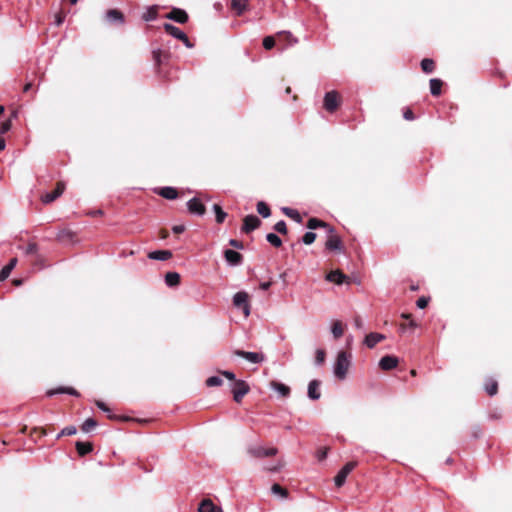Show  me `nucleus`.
Masks as SVG:
<instances>
[{"mask_svg": "<svg viewBox=\"0 0 512 512\" xmlns=\"http://www.w3.org/2000/svg\"><path fill=\"white\" fill-rule=\"evenodd\" d=\"M352 355L346 351H339L333 364V374L336 379L343 381L346 379L351 366Z\"/></svg>", "mask_w": 512, "mask_h": 512, "instance_id": "nucleus-1", "label": "nucleus"}, {"mask_svg": "<svg viewBox=\"0 0 512 512\" xmlns=\"http://www.w3.org/2000/svg\"><path fill=\"white\" fill-rule=\"evenodd\" d=\"M233 305L236 308H241L245 317L250 315V304H249V295L245 291H239L233 296Z\"/></svg>", "mask_w": 512, "mask_h": 512, "instance_id": "nucleus-2", "label": "nucleus"}, {"mask_svg": "<svg viewBox=\"0 0 512 512\" xmlns=\"http://www.w3.org/2000/svg\"><path fill=\"white\" fill-rule=\"evenodd\" d=\"M248 454L254 458L271 457L277 454L278 450L274 447L265 448L261 445H251L247 449Z\"/></svg>", "mask_w": 512, "mask_h": 512, "instance_id": "nucleus-3", "label": "nucleus"}, {"mask_svg": "<svg viewBox=\"0 0 512 512\" xmlns=\"http://www.w3.org/2000/svg\"><path fill=\"white\" fill-rule=\"evenodd\" d=\"M355 466V462H348L342 467V469L337 473V475L334 478V482L337 487H341L344 485L347 476L352 472Z\"/></svg>", "mask_w": 512, "mask_h": 512, "instance_id": "nucleus-4", "label": "nucleus"}, {"mask_svg": "<svg viewBox=\"0 0 512 512\" xmlns=\"http://www.w3.org/2000/svg\"><path fill=\"white\" fill-rule=\"evenodd\" d=\"M233 398L234 401L239 403L242 398L249 392V385L243 380H237L233 387Z\"/></svg>", "mask_w": 512, "mask_h": 512, "instance_id": "nucleus-5", "label": "nucleus"}, {"mask_svg": "<svg viewBox=\"0 0 512 512\" xmlns=\"http://www.w3.org/2000/svg\"><path fill=\"white\" fill-rule=\"evenodd\" d=\"M234 355L242 357L251 363H262L265 360V356L262 353L248 352L243 350H235Z\"/></svg>", "mask_w": 512, "mask_h": 512, "instance_id": "nucleus-6", "label": "nucleus"}, {"mask_svg": "<svg viewBox=\"0 0 512 512\" xmlns=\"http://www.w3.org/2000/svg\"><path fill=\"white\" fill-rule=\"evenodd\" d=\"M65 185L62 182H58L55 189L52 192H47L42 195L41 200L44 204H49L55 201L64 192Z\"/></svg>", "mask_w": 512, "mask_h": 512, "instance_id": "nucleus-7", "label": "nucleus"}, {"mask_svg": "<svg viewBox=\"0 0 512 512\" xmlns=\"http://www.w3.org/2000/svg\"><path fill=\"white\" fill-rule=\"evenodd\" d=\"M338 105V93L336 91L327 92L324 96V108L329 112H333L337 109Z\"/></svg>", "mask_w": 512, "mask_h": 512, "instance_id": "nucleus-8", "label": "nucleus"}, {"mask_svg": "<svg viewBox=\"0 0 512 512\" xmlns=\"http://www.w3.org/2000/svg\"><path fill=\"white\" fill-rule=\"evenodd\" d=\"M187 208H188V211L191 213V214H195V215H198V216H202L205 214L206 212V208L205 206L200 202V200L196 197L190 199L188 202H187Z\"/></svg>", "mask_w": 512, "mask_h": 512, "instance_id": "nucleus-9", "label": "nucleus"}, {"mask_svg": "<svg viewBox=\"0 0 512 512\" xmlns=\"http://www.w3.org/2000/svg\"><path fill=\"white\" fill-rule=\"evenodd\" d=\"M260 224L261 221L257 216L253 214L247 215L243 220L242 230L246 233H249L257 229L260 226Z\"/></svg>", "mask_w": 512, "mask_h": 512, "instance_id": "nucleus-10", "label": "nucleus"}, {"mask_svg": "<svg viewBox=\"0 0 512 512\" xmlns=\"http://www.w3.org/2000/svg\"><path fill=\"white\" fill-rule=\"evenodd\" d=\"M166 18L173 20L177 23L184 24L188 21V14L180 9V8H173L167 15Z\"/></svg>", "mask_w": 512, "mask_h": 512, "instance_id": "nucleus-11", "label": "nucleus"}, {"mask_svg": "<svg viewBox=\"0 0 512 512\" xmlns=\"http://www.w3.org/2000/svg\"><path fill=\"white\" fill-rule=\"evenodd\" d=\"M320 385L321 382L316 379L309 382L307 394L311 400H318L321 397Z\"/></svg>", "mask_w": 512, "mask_h": 512, "instance_id": "nucleus-12", "label": "nucleus"}, {"mask_svg": "<svg viewBox=\"0 0 512 512\" xmlns=\"http://www.w3.org/2000/svg\"><path fill=\"white\" fill-rule=\"evenodd\" d=\"M398 365V359L395 356L386 355L379 361V367L382 370L388 371L394 369Z\"/></svg>", "mask_w": 512, "mask_h": 512, "instance_id": "nucleus-13", "label": "nucleus"}, {"mask_svg": "<svg viewBox=\"0 0 512 512\" xmlns=\"http://www.w3.org/2000/svg\"><path fill=\"white\" fill-rule=\"evenodd\" d=\"M224 257H225L227 263L232 266H237V265L241 264V262H242V255L235 250H231V249L225 250Z\"/></svg>", "mask_w": 512, "mask_h": 512, "instance_id": "nucleus-14", "label": "nucleus"}, {"mask_svg": "<svg viewBox=\"0 0 512 512\" xmlns=\"http://www.w3.org/2000/svg\"><path fill=\"white\" fill-rule=\"evenodd\" d=\"M385 338V335L381 333L371 332L365 337L364 344L368 348H374L376 344L383 341Z\"/></svg>", "mask_w": 512, "mask_h": 512, "instance_id": "nucleus-15", "label": "nucleus"}, {"mask_svg": "<svg viewBox=\"0 0 512 512\" xmlns=\"http://www.w3.org/2000/svg\"><path fill=\"white\" fill-rule=\"evenodd\" d=\"M329 237L326 241V248L328 250H341L342 248V241L341 239L339 238V236L335 235L334 232L333 233H329Z\"/></svg>", "mask_w": 512, "mask_h": 512, "instance_id": "nucleus-16", "label": "nucleus"}, {"mask_svg": "<svg viewBox=\"0 0 512 512\" xmlns=\"http://www.w3.org/2000/svg\"><path fill=\"white\" fill-rule=\"evenodd\" d=\"M164 29L170 36H172L178 40L182 41V39H186V34L181 29H179L178 27H176L172 24L165 23Z\"/></svg>", "mask_w": 512, "mask_h": 512, "instance_id": "nucleus-17", "label": "nucleus"}, {"mask_svg": "<svg viewBox=\"0 0 512 512\" xmlns=\"http://www.w3.org/2000/svg\"><path fill=\"white\" fill-rule=\"evenodd\" d=\"M63 393H66V394H69V395H72V396H76L78 397L80 394L79 392L72 388V387H58V388H55V389H50L47 391V395L49 397L51 396H54V395H57V394H63Z\"/></svg>", "mask_w": 512, "mask_h": 512, "instance_id": "nucleus-18", "label": "nucleus"}, {"mask_svg": "<svg viewBox=\"0 0 512 512\" xmlns=\"http://www.w3.org/2000/svg\"><path fill=\"white\" fill-rule=\"evenodd\" d=\"M320 227L326 228L328 233L334 232V228H332L327 223L317 218H310L307 222V228H309L310 230H314Z\"/></svg>", "mask_w": 512, "mask_h": 512, "instance_id": "nucleus-19", "label": "nucleus"}, {"mask_svg": "<svg viewBox=\"0 0 512 512\" xmlns=\"http://www.w3.org/2000/svg\"><path fill=\"white\" fill-rule=\"evenodd\" d=\"M172 257V253L169 250H156L148 254V258L152 260L166 261Z\"/></svg>", "mask_w": 512, "mask_h": 512, "instance_id": "nucleus-20", "label": "nucleus"}, {"mask_svg": "<svg viewBox=\"0 0 512 512\" xmlns=\"http://www.w3.org/2000/svg\"><path fill=\"white\" fill-rule=\"evenodd\" d=\"M199 512H223L221 508L213 504L209 499L203 500L198 508Z\"/></svg>", "mask_w": 512, "mask_h": 512, "instance_id": "nucleus-21", "label": "nucleus"}, {"mask_svg": "<svg viewBox=\"0 0 512 512\" xmlns=\"http://www.w3.org/2000/svg\"><path fill=\"white\" fill-rule=\"evenodd\" d=\"M157 193L165 199L173 200L178 197V192L173 187H162L157 190Z\"/></svg>", "mask_w": 512, "mask_h": 512, "instance_id": "nucleus-22", "label": "nucleus"}, {"mask_svg": "<svg viewBox=\"0 0 512 512\" xmlns=\"http://www.w3.org/2000/svg\"><path fill=\"white\" fill-rule=\"evenodd\" d=\"M106 19L109 21V22H112V23H119V24H122L124 22V16L123 14L116 10V9H110L106 12Z\"/></svg>", "mask_w": 512, "mask_h": 512, "instance_id": "nucleus-23", "label": "nucleus"}, {"mask_svg": "<svg viewBox=\"0 0 512 512\" xmlns=\"http://www.w3.org/2000/svg\"><path fill=\"white\" fill-rule=\"evenodd\" d=\"M270 388L278 392L283 397H288L290 395V388L283 383L271 381Z\"/></svg>", "mask_w": 512, "mask_h": 512, "instance_id": "nucleus-24", "label": "nucleus"}, {"mask_svg": "<svg viewBox=\"0 0 512 512\" xmlns=\"http://www.w3.org/2000/svg\"><path fill=\"white\" fill-rule=\"evenodd\" d=\"M17 264V258L10 259L9 263L0 271V281L7 279Z\"/></svg>", "mask_w": 512, "mask_h": 512, "instance_id": "nucleus-25", "label": "nucleus"}, {"mask_svg": "<svg viewBox=\"0 0 512 512\" xmlns=\"http://www.w3.org/2000/svg\"><path fill=\"white\" fill-rule=\"evenodd\" d=\"M346 276L339 270L331 271L327 274L326 279L330 282H335L336 284H342L345 280Z\"/></svg>", "mask_w": 512, "mask_h": 512, "instance_id": "nucleus-26", "label": "nucleus"}, {"mask_svg": "<svg viewBox=\"0 0 512 512\" xmlns=\"http://www.w3.org/2000/svg\"><path fill=\"white\" fill-rule=\"evenodd\" d=\"M180 282V275L177 272H168L165 275V283L169 287L178 285Z\"/></svg>", "mask_w": 512, "mask_h": 512, "instance_id": "nucleus-27", "label": "nucleus"}, {"mask_svg": "<svg viewBox=\"0 0 512 512\" xmlns=\"http://www.w3.org/2000/svg\"><path fill=\"white\" fill-rule=\"evenodd\" d=\"M430 92L433 96H439L441 94L442 81L437 78H433L429 82Z\"/></svg>", "mask_w": 512, "mask_h": 512, "instance_id": "nucleus-28", "label": "nucleus"}, {"mask_svg": "<svg viewBox=\"0 0 512 512\" xmlns=\"http://www.w3.org/2000/svg\"><path fill=\"white\" fill-rule=\"evenodd\" d=\"M231 7L237 15H241L247 7V0H232Z\"/></svg>", "mask_w": 512, "mask_h": 512, "instance_id": "nucleus-29", "label": "nucleus"}, {"mask_svg": "<svg viewBox=\"0 0 512 512\" xmlns=\"http://www.w3.org/2000/svg\"><path fill=\"white\" fill-rule=\"evenodd\" d=\"M76 449L79 455L84 456L92 451V444L89 442H80L76 443Z\"/></svg>", "mask_w": 512, "mask_h": 512, "instance_id": "nucleus-30", "label": "nucleus"}, {"mask_svg": "<svg viewBox=\"0 0 512 512\" xmlns=\"http://www.w3.org/2000/svg\"><path fill=\"white\" fill-rule=\"evenodd\" d=\"M281 210L286 216L293 219L294 221H296L298 223H300L302 221L301 215L297 210L289 208V207H283Z\"/></svg>", "mask_w": 512, "mask_h": 512, "instance_id": "nucleus-31", "label": "nucleus"}, {"mask_svg": "<svg viewBox=\"0 0 512 512\" xmlns=\"http://www.w3.org/2000/svg\"><path fill=\"white\" fill-rule=\"evenodd\" d=\"M331 332L335 339L342 337V335L344 333V328H343L342 323L340 321H335L332 324Z\"/></svg>", "mask_w": 512, "mask_h": 512, "instance_id": "nucleus-32", "label": "nucleus"}, {"mask_svg": "<svg viewBox=\"0 0 512 512\" xmlns=\"http://www.w3.org/2000/svg\"><path fill=\"white\" fill-rule=\"evenodd\" d=\"M257 212L263 218H268L271 215V211H270L269 206L265 202H263V201H259L257 203Z\"/></svg>", "mask_w": 512, "mask_h": 512, "instance_id": "nucleus-33", "label": "nucleus"}, {"mask_svg": "<svg viewBox=\"0 0 512 512\" xmlns=\"http://www.w3.org/2000/svg\"><path fill=\"white\" fill-rule=\"evenodd\" d=\"M421 68H422L423 72H425L427 74L432 73L435 68L434 61L429 58L423 59L421 61Z\"/></svg>", "mask_w": 512, "mask_h": 512, "instance_id": "nucleus-34", "label": "nucleus"}, {"mask_svg": "<svg viewBox=\"0 0 512 512\" xmlns=\"http://www.w3.org/2000/svg\"><path fill=\"white\" fill-rule=\"evenodd\" d=\"M213 210H214L215 215H216V222H217L218 224L223 223V222H224V220H225V218H226V216H227V213H226V212H224V211L222 210V208L220 207V205H218V204H214V205H213Z\"/></svg>", "mask_w": 512, "mask_h": 512, "instance_id": "nucleus-35", "label": "nucleus"}, {"mask_svg": "<svg viewBox=\"0 0 512 512\" xmlns=\"http://www.w3.org/2000/svg\"><path fill=\"white\" fill-rule=\"evenodd\" d=\"M96 426H97L96 420L93 418H88L83 422L81 429L83 432L88 433V432L92 431Z\"/></svg>", "mask_w": 512, "mask_h": 512, "instance_id": "nucleus-36", "label": "nucleus"}, {"mask_svg": "<svg viewBox=\"0 0 512 512\" xmlns=\"http://www.w3.org/2000/svg\"><path fill=\"white\" fill-rule=\"evenodd\" d=\"M266 240L274 247H280L282 245L281 238L275 233H268L266 235Z\"/></svg>", "mask_w": 512, "mask_h": 512, "instance_id": "nucleus-37", "label": "nucleus"}, {"mask_svg": "<svg viewBox=\"0 0 512 512\" xmlns=\"http://www.w3.org/2000/svg\"><path fill=\"white\" fill-rule=\"evenodd\" d=\"M485 390L490 396H494L498 391V384L494 380H489L485 385Z\"/></svg>", "mask_w": 512, "mask_h": 512, "instance_id": "nucleus-38", "label": "nucleus"}, {"mask_svg": "<svg viewBox=\"0 0 512 512\" xmlns=\"http://www.w3.org/2000/svg\"><path fill=\"white\" fill-rule=\"evenodd\" d=\"M157 17V10L154 7L148 8L145 13H143L142 18L145 21H153Z\"/></svg>", "mask_w": 512, "mask_h": 512, "instance_id": "nucleus-39", "label": "nucleus"}, {"mask_svg": "<svg viewBox=\"0 0 512 512\" xmlns=\"http://www.w3.org/2000/svg\"><path fill=\"white\" fill-rule=\"evenodd\" d=\"M77 429L75 426H67L61 430V432L57 435V439L63 437V436H72L76 434Z\"/></svg>", "mask_w": 512, "mask_h": 512, "instance_id": "nucleus-40", "label": "nucleus"}, {"mask_svg": "<svg viewBox=\"0 0 512 512\" xmlns=\"http://www.w3.org/2000/svg\"><path fill=\"white\" fill-rule=\"evenodd\" d=\"M222 383L223 380L219 376H211L206 380V385L208 387L220 386Z\"/></svg>", "mask_w": 512, "mask_h": 512, "instance_id": "nucleus-41", "label": "nucleus"}, {"mask_svg": "<svg viewBox=\"0 0 512 512\" xmlns=\"http://www.w3.org/2000/svg\"><path fill=\"white\" fill-rule=\"evenodd\" d=\"M326 353L323 349H317L315 353V364L320 366L324 363Z\"/></svg>", "mask_w": 512, "mask_h": 512, "instance_id": "nucleus-42", "label": "nucleus"}, {"mask_svg": "<svg viewBox=\"0 0 512 512\" xmlns=\"http://www.w3.org/2000/svg\"><path fill=\"white\" fill-rule=\"evenodd\" d=\"M316 239V234L314 232L308 231L303 235L302 241L306 245L312 244Z\"/></svg>", "mask_w": 512, "mask_h": 512, "instance_id": "nucleus-43", "label": "nucleus"}, {"mask_svg": "<svg viewBox=\"0 0 512 512\" xmlns=\"http://www.w3.org/2000/svg\"><path fill=\"white\" fill-rule=\"evenodd\" d=\"M271 490L273 494L279 495L280 497L284 498L287 496V491L284 488H282L279 484H274Z\"/></svg>", "mask_w": 512, "mask_h": 512, "instance_id": "nucleus-44", "label": "nucleus"}, {"mask_svg": "<svg viewBox=\"0 0 512 512\" xmlns=\"http://www.w3.org/2000/svg\"><path fill=\"white\" fill-rule=\"evenodd\" d=\"M274 229L280 234H287V226L284 220L278 221L274 225Z\"/></svg>", "mask_w": 512, "mask_h": 512, "instance_id": "nucleus-45", "label": "nucleus"}, {"mask_svg": "<svg viewBox=\"0 0 512 512\" xmlns=\"http://www.w3.org/2000/svg\"><path fill=\"white\" fill-rule=\"evenodd\" d=\"M275 45V39L274 37L272 36H266L264 39H263V46L266 50H270L274 47Z\"/></svg>", "mask_w": 512, "mask_h": 512, "instance_id": "nucleus-46", "label": "nucleus"}, {"mask_svg": "<svg viewBox=\"0 0 512 512\" xmlns=\"http://www.w3.org/2000/svg\"><path fill=\"white\" fill-rule=\"evenodd\" d=\"M37 251H38L37 244L36 243H29L28 246L25 249V254L26 255L36 254Z\"/></svg>", "mask_w": 512, "mask_h": 512, "instance_id": "nucleus-47", "label": "nucleus"}, {"mask_svg": "<svg viewBox=\"0 0 512 512\" xmlns=\"http://www.w3.org/2000/svg\"><path fill=\"white\" fill-rule=\"evenodd\" d=\"M11 126L12 124L10 120L3 122L0 126V134H5L8 132L11 129Z\"/></svg>", "mask_w": 512, "mask_h": 512, "instance_id": "nucleus-48", "label": "nucleus"}, {"mask_svg": "<svg viewBox=\"0 0 512 512\" xmlns=\"http://www.w3.org/2000/svg\"><path fill=\"white\" fill-rule=\"evenodd\" d=\"M416 305L419 309H424L427 305H428V298L426 297H420L417 302H416Z\"/></svg>", "mask_w": 512, "mask_h": 512, "instance_id": "nucleus-49", "label": "nucleus"}, {"mask_svg": "<svg viewBox=\"0 0 512 512\" xmlns=\"http://www.w3.org/2000/svg\"><path fill=\"white\" fill-rule=\"evenodd\" d=\"M96 406L101 409L103 412L109 413L110 409L106 406V404L100 400L95 402Z\"/></svg>", "mask_w": 512, "mask_h": 512, "instance_id": "nucleus-50", "label": "nucleus"}, {"mask_svg": "<svg viewBox=\"0 0 512 512\" xmlns=\"http://www.w3.org/2000/svg\"><path fill=\"white\" fill-rule=\"evenodd\" d=\"M403 117L405 120H408V121L414 120V118H415L413 112L410 109H407L406 111H404Z\"/></svg>", "mask_w": 512, "mask_h": 512, "instance_id": "nucleus-51", "label": "nucleus"}, {"mask_svg": "<svg viewBox=\"0 0 512 512\" xmlns=\"http://www.w3.org/2000/svg\"><path fill=\"white\" fill-rule=\"evenodd\" d=\"M229 244L237 249H243L242 242L236 240V239H230Z\"/></svg>", "mask_w": 512, "mask_h": 512, "instance_id": "nucleus-52", "label": "nucleus"}, {"mask_svg": "<svg viewBox=\"0 0 512 512\" xmlns=\"http://www.w3.org/2000/svg\"><path fill=\"white\" fill-rule=\"evenodd\" d=\"M184 230H185V226L184 225H175L172 228V231L175 234H180V233L184 232Z\"/></svg>", "mask_w": 512, "mask_h": 512, "instance_id": "nucleus-53", "label": "nucleus"}, {"mask_svg": "<svg viewBox=\"0 0 512 512\" xmlns=\"http://www.w3.org/2000/svg\"><path fill=\"white\" fill-rule=\"evenodd\" d=\"M222 374H223L227 379H229V380H231V381H236V380H235V378H236V377H235V374H234L233 372H231V371H223V372H222Z\"/></svg>", "mask_w": 512, "mask_h": 512, "instance_id": "nucleus-54", "label": "nucleus"}, {"mask_svg": "<svg viewBox=\"0 0 512 512\" xmlns=\"http://www.w3.org/2000/svg\"><path fill=\"white\" fill-rule=\"evenodd\" d=\"M327 456V451L326 450H319L318 453H317V458L319 461H322L326 458Z\"/></svg>", "mask_w": 512, "mask_h": 512, "instance_id": "nucleus-55", "label": "nucleus"}, {"mask_svg": "<svg viewBox=\"0 0 512 512\" xmlns=\"http://www.w3.org/2000/svg\"><path fill=\"white\" fill-rule=\"evenodd\" d=\"M279 34H280V35H281V34H286V35H287V37H288L289 39H291L292 44L297 43V39H296V38H293V36H292V34H291L290 32L283 31V32H280Z\"/></svg>", "mask_w": 512, "mask_h": 512, "instance_id": "nucleus-56", "label": "nucleus"}, {"mask_svg": "<svg viewBox=\"0 0 512 512\" xmlns=\"http://www.w3.org/2000/svg\"><path fill=\"white\" fill-rule=\"evenodd\" d=\"M271 284H272V283H271L270 281H268V282H262V283L260 284V289H262V290H264V291H265V290H268V289L270 288Z\"/></svg>", "mask_w": 512, "mask_h": 512, "instance_id": "nucleus-57", "label": "nucleus"}, {"mask_svg": "<svg viewBox=\"0 0 512 512\" xmlns=\"http://www.w3.org/2000/svg\"><path fill=\"white\" fill-rule=\"evenodd\" d=\"M354 324H355V326H356L357 328H362V326H363V322H362V320H361V318H360V317H356V318L354 319Z\"/></svg>", "mask_w": 512, "mask_h": 512, "instance_id": "nucleus-58", "label": "nucleus"}, {"mask_svg": "<svg viewBox=\"0 0 512 512\" xmlns=\"http://www.w3.org/2000/svg\"><path fill=\"white\" fill-rule=\"evenodd\" d=\"M281 465L280 464H277V465H274L272 467H268L266 468L267 470L271 471V472H276L280 469Z\"/></svg>", "mask_w": 512, "mask_h": 512, "instance_id": "nucleus-59", "label": "nucleus"}, {"mask_svg": "<svg viewBox=\"0 0 512 512\" xmlns=\"http://www.w3.org/2000/svg\"><path fill=\"white\" fill-rule=\"evenodd\" d=\"M182 42L187 48H191L193 45L191 44L189 38L186 36V39H182Z\"/></svg>", "mask_w": 512, "mask_h": 512, "instance_id": "nucleus-60", "label": "nucleus"}, {"mask_svg": "<svg viewBox=\"0 0 512 512\" xmlns=\"http://www.w3.org/2000/svg\"><path fill=\"white\" fill-rule=\"evenodd\" d=\"M6 147V142L3 138L0 137V151L4 150Z\"/></svg>", "mask_w": 512, "mask_h": 512, "instance_id": "nucleus-61", "label": "nucleus"}, {"mask_svg": "<svg viewBox=\"0 0 512 512\" xmlns=\"http://www.w3.org/2000/svg\"><path fill=\"white\" fill-rule=\"evenodd\" d=\"M417 326V324L415 323V321H413L412 319H410V322L408 324V327L410 328H415Z\"/></svg>", "mask_w": 512, "mask_h": 512, "instance_id": "nucleus-62", "label": "nucleus"}, {"mask_svg": "<svg viewBox=\"0 0 512 512\" xmlns=\"http://www.w3.org/2000/svg\"><path fill=\"white\" fill-rule=\"evenodd\" d=\"M32 84L31 83H27L25 86H24V92H28L31 88Z\"/></svg>", "mask_w": 512, "mask_h": 512, "instance_id": "nucleus-63", "label": "nucleus"}, {"mask_svg": "<svg viewBox=\"0 0 512 512\" xmlns=\"http://www.w3.org/2000/svg\"><path fill=\"white\" fill-rule=\"evenodd\" d=\"M401 317H402L403 319H409V320L411 319V315H410V314H406V313H403V314L401 315Z\"/></svg>", "mask_w": 512, "mask_h": 512, "instance_id": "nucleus-64", "label": "nucleus"}]
</instances>
